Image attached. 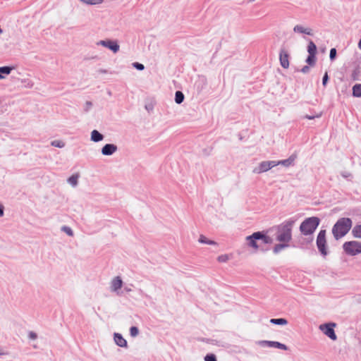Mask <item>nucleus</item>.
Wrapping results in <instances>:
<instances>
[{"instance_id": "f257e3e1", "label": "nucleus", "mask_w": 361, "mask_h": 361, "mask_svg": "<svg viewBox=\"0 0 361 361\" xmlns=\"http://www.w3.org/2000/svg\"><path fill=\"white\" fill-rule=\"evenodd\" d=\"M295 223V219L291 218L278 225L276 227V240L289 243L292 240V230Z\"/></svg>"}, {"instance_id": "f03ea898", "label": "nucleus", "mask_w": 361, "mask_h": 361, "mask_svg": "<svg viewBox=\"0 0 361 361\" xmlns=\"http://www.w3.org/2000/svg\"><path fill=\"white\" fill-rule=\"evenodd\" d=\"M352 227V221L349 218H341L337 221L333 227L332 233L338 240L348 233Z\"/></svg>"}, {"instance_id": "7ed1b4c3", "label": "nucleus", "mask_w": 361, "mask_h": 361, "mask_svg": "<svg viewBox=\"0 0 361 361\" xmlns=\"http://www.w3.org/2000/svg\"><path fill=\"white\" fill-rule=\"evenodd\" d=\"M320 220L318 217L312 216L307 218L301 223L300 231L305 235H311L314 232Z\"/></svg>"}, {"instance_id": "20e7f679", "label": "nucleus", "mask_w": 361, "mask_h": 361, "mask_svg": "<svg viewBox=\"0 0 361 361\" xmlns=\"http://www.w3.org/2000/svg\"><path fill=\"white\" fill-rule=\"evenodd\" d=\"M343 248L347 255L355 256L361 253V243L356 240L345 242Z\"/></svg>"}, {"instance_id": "39448f33", "label": "nucleus", "mask_w": 361, "mask_h": 361, "mask_svg": "<svg viewBox=\"0 0 361 361\" xmlns=\"http://www.w3.org/2000/svg\"><path fill=\"white\" fill-rule=\"evenodd\" d=\"M337 324L334 322L322 324L319 326V329L328 338L332 341L337 340V336L335 333V327Z\"/></svg>"}, {"instance_id": "423d86ee", "label": "nucleus", "mask_w": 361, "mask_h": 361, "mask_svg": "<svg viewBox=\"0 0 361 361\" xmlns=\"http://www.w3.org/2000/svg\"><path fill=\"white\" fill-rule=\"evenodd\" d=\"M275 166V161H263L260 162L257 166L253 169L252 173L256 174H260L268 171L269 170L271 169Z\"/></svg>"}, {"instance_id": "0eeeda50", "label": "nucleus", "mask_w": 361, "mask_h": 361, "mask_svg": "<svg viewBox=\"0 0 361 361\" xmlns=\"http://www.w3.org/2000/svg\"><path fill=\"white\" fill-rule=\"evenodd\" d=\"M326 244V231L324 230H322L319 231L317 238V246L319 251L323 256H326L327 255Z\"/></svg>"}, {"instance_id": "6e6552de", "label": "nucleus", "mask_w": 361, "mask_h": 361, "mask_svg": "<svg viewBox=\"0 0 361 361\" xmlns=\"http://www.w3.org/2000/svg\"><path fill=\"white\" fill-rule=\"evenodd\" d=\"M96 44L97 46H102L104 47H106L111 51H112L114 53H117L119 51L120 46L117 43L116 41H114L111 39H105V40H100L98 41Z\"/></svg>"}, {"instance_id": "1a4fd4ad", "label": "nucleus", "mask_w": 361, "mask_h": 361, "mask_svg": "<svg viewBox=\"0 0 361 361\" xmlns=\"http://www.w3.org/2000/svg\"><path fill=\"white\" fill-rule=\"evenodd\" d=\"M259 238H261L260 231L255 232L252 235L247 236L245 240L247 245L255 250H258L259 245L257 244V240H259Z\"/></svg>"}, {"instance_id": "9d476101", "label": "nucleus", "mask_w": 361, "mask_h": 361, "mask_svg": "<svg viewBox=\"0 0 361 361\" xmlns=\"http://www.w3.org/2000/svg\"><path fill=\"white\" fill-rule=\"evenodd\" d=\"M257 344L262 347L276 348L283 350H288V347L285 344L278 341H259L257 342Z\"/></svg>"}, {"instance_id": "9b49d317", "label": "nucleus", "mask_w": 361, "mask_h": 361, "mask_svg": "<svg viewBox=\"0 0 361 361\" xmlns=\"http://www.w3.org/2000/svg\"><path fill=\"white\" fill-rule=\"evenodd\" d=\"M123 281L120 276H115L110 283V289L111 292L120 295V290L123 286Z\"/></svg>"}, {"instance_id": "f8f14e48", "label": "nucleus", "mask_w": 361, "mask_h": 361, "mask_svg": "<svg viewBox=\"0 0 361 361\" xmlns=\"http://www.w3.org/2000/svg\"><path fill=\"white\" fill-rule=\"evenodd\" d=\"M295 33L301 34V35H313V30L312 28L309 27H305L301 24L295 25L293 29Z\"/></svg>"}, {"instance_id": "ddd939ff", "label": "nucleus", "mask_w": 361, "mask_h": 361, "mask_svg": "<svg viewBox=\"0 0 361 361\" xmlns=\"http://www.w3.org/2000/svg\"><path fill=\"white\" fill-rule=\"evenodd\" d=\"M118 149L114 144H106L101 149V152L104 156H111L114 154Z\"/></svg>"}, {"instance_id": "4468645a", "label": "nucleus", "mask_w": 361, "mask_h": 361, "mask_svg": "<svg viewBox=\"0 0 361 361\" xmlns=\"http://www.w3.org/2000/svg\"><path fill=\"white\" fill-rule=\"evenodd\" d=\"M114 341L115 343L121 348H127L128 343L126 340L123 337V336L119 333L114 334Z\"/></svg>"}, {"instance_id": "2eb2a0df", "label": "nucleus", "mask_w": 361, "mask_h": 361, "mask_svg": "<svg viewBox=\"0 0 361 361\" xmlns=\"http://www.w3.org/2000/svg\"><path fill=\"white\" fill-rule=\"evenodd\" d=\"M288 54L284 50H281L279 54V60L281 65L284 68H288L289 66Z\"/></svg>"}, {"instance_id": "dca6fc26", "label": "nucleus", "mask_w": 361, "mask_h": 361, "mask_svg": "<svg viewBox=\"0 0 361 361\" xmlns=\"http://www.w3.org/2000/svg\"><path fill=\"white\" fill-rule=\"evenodd\" d=\"M296 159L295 155H291L288 159L281 161H275L276 166L278 165H283L286 167H288L294 164V161Z\"/></svg>"}, {"instance_id": "f3484780", "label": "nucleus", "mask_w": 361, "mask_h": 361, "mask_svg": "<svg viewBox=\"0 0 361 361\" xmlns=\"http://www.w3.org/2000/svg\"><path fill=\"white\" fill-rule=\"evenodd\" d=\"M14 67L12 66H1L0 67V80H3L6 78V75H9Z\"/></svg>"}, {"instance_id": "a211bd4d", "label": "nucleus", "mask_w": 361, "mask_h": 361, "mask_svg": "<svg viewBox=\"0 0 361 361\" xmlns=\"http://www.w3.org/2000/svg\"><path fill=\"white\" fill-rule=\"evenodd\" d=\"M104 139V135L97 130H93L91 132V140L94 142H98Z\"/></svg>"}, {"instance_id": "6ab92c4d", "label": "nucleus", "mask_w": 361, "mask_h": 361, "mask_svg": "<svg viewBox=\"0 0 361 361\" xmlns=\"http://www.w3.org/2000/svg\"><path fill=\"white\" fill-rule=\"evenodd\" d=\"M289 247V244L284 243V242H280V243L276 244L274 248H273V252L274 254L279 253L281 250H284L285 248H287Z\"/></svg>"}, {"instance_id": "aec40b11", "label": "nucleus", "mask_w": 361, "mask_h": 361, "mask_svg": "<svg viewBox=\"0 0 361 361\" xmlns=\"http://www.w3.org/2000/svg\"><path fill=\"white\" fill-rule=\"evenodd\" d=\"M79 174L75 173L73 174L71 176H70L67 182L73 188H75L78 184V179H79Z\"/></svg>"}, {"instance_id": "412c9836", "label": "nucleus", "mask_w": 361, "mask_h": 361, "mask_svg": "<svg viewBox=\"0 0 361 361\" xmlns=\"http://www.w3.org/2000/svg\"><path fill=\"white\" fill-rule=\"evenodd\" d=\"M82 4L87 6H97L102 4L104 0H79Z\"/></svg>"}, {"instance_id": "4be33fe9", "label": "nucleus", "mask_w": 361, "mask_h": 361, "mask_svg": "<svg viewBox=\"0 0 361 361\" xmlns=\"http://www.w3.org/2000/svg\"><path fill=\"white\" fill-rule=\"evenodd\" d=\"M198 241H199V243H203V244H207V245H217L216 242L207 239L203 235H200Z\"/></svg>"}, {"instance_id": "5701e85b", "label": "nucleus", "mask_w": 361, "mask_h": 361, "mask_svg": "<svg viewBox=\"0 0 361 361\" xmlns=\"http://www.w3.org/2000/svg\"><path fill=\"white\" fill-rule=\"evenodd\" d=\"M353 95L355 97H361V84H355L353 87Z\"/></svg>"}, {"instance_id": "b1692460", "label": "nucleus", "mask_w": 361, "mask_h": 361, "mask_svg": "<svg viewBox=\"0 0 361 361\" xmlns=\"http://www.w3.org/2000/svg\"><path fill=\"white\" fill-rule=\"evenodd\" d=\"M270 323L276 325H286L288 324V321L283 318L271 319Z\"/></svg>"}, {"instance_id": "393cba45", "label": "nucleus", "mask_w": 361, "mask_h": 361, "mask_svg": "<svg viewBox=\"0 0 361 361\" xmlns=\"http://www.w3.org/2000/svg\"><path fill=\"white\" fill-rule=\"evenodd\" d=\"M184 94L180 91H176L175 94V102L176 104H181L184 100Z\"/></svg>"}, {"instance_id": "a878e982", "label": "nucleus", "mask_w": 361, "mask_h": 361, "mask_svg": "<svg viewBox=\"0 0 361 361\" xmlns=\"http://www.w3.org/2000/svg\"><path fill=\"white\" fill-rule=\"evenodd\" d=\"M352 233L354 237L361 238V224L355 226L352 230Z\"/></svg>"}, {"instance_id": "bb28decb", "label": "nucleus", "mask_w": 361, "mask_h": 361, "mask_svg": "<svg viewBox=\"0 0 361 361\" xmlns=\"http://www.w3.org/2000/svg\"><path fill=\"white\" fill-rule=\"evenodd\" d=\"M307 51L309 54H316L317 53V46L312 41H310L307 45Z\"/></svg>"}, {"instance_id": "cd10ccee", "label": "nucleus", "mask_w": 361, "mask_h": 361, "mask_svg": "<svg viewBox=\"0 0 361 361\" xmlns=\"http://www.w3.org/2000/svg\"><path fill=\"white\" fill-rule=\"evenodd\" d=\"M21 83L26 88H32L33 87V85H34V82L31 80H30L28 78L22 79L21 80Z\"/></svg>"}, {"instance_id": "c85d7f7f", "label": "nucleus", "mask_w": 361, "mask_h": 361, "mask_svg": "<svg viewBox=\"0 0 361 361\" xmlns=\"http://www.w3.org/2000/svg\"><path fill=\"white\" fill-rule=\"evenodd\" d=\"M306 62L310 66H314L316 62V54H309L306 59Z\"/></svg>"}, {"instance_id": "c756f323", "label": "nucleus", "mask_w": 361, "mask_h": 361, "mask_svg": "<svg viewBox=\"0 0 361 361\" xmlns=\"http://www.w3.org/2000/svg\"><path fill=\"white\" fill-rule=\"evenodd\" d=\"M61 231L64 232L65 233H66L68 236H73V231L72 230V228L68 226H63L61 228Z\"/></svg>"}, {"instance_id": "7c9ffc66", "label": "nucleus", "mask_w": 361, "mask_h": 361, "mask_svg": "<svg viewBox=\"0 0 361 361\" xmlns=\"http://www.w3.org/2000/svg\"><path fill=\"white\" fill-rule=\"evenodd\" d=\"M51 145L59 148H63L65 146V143L61 140H55L51 142Z\"/></svg>"}, {"instance_id": "2f4dec72", "label": "nucleus", "mask_w": 361, "mask_h": 361, "mask_svg": "<svg viewBox=\"0 0 361 361\" xmlns=\"http://www.w3.org/2000/svg\"><path fill=\"white\" fill-rule=\"evenodd\" d=\"M259 240H262V242L264 244H270L272 243V238L269 236L264 235L262 232H261V238H259Z\"/></svg>"}, {"instance_id": "473e14b6", "label": "nucleus", "mask_w": 361, "mask_h": 361, "mask_svg": "<svg viewBox=\"0 0 361 361\" xmlns=\"http://www.w3.org/2000/svg\"><path fill=\"white\" fill-rule=\"evenodd\" d=\"M129 331L130 336L133 338L137 336L140 332L138 328L136 326H131Z\"/></svg>"}, {"instance_id": "72a5a7b5", "label": "nucleus", "mask_w": 361, "mask_h": 361, "mask_svg": "<svg viewBox=\"0 0 361 361\" xmlns=\"http://www.w3.org/2000/svg\"><path fill=\"white\" fill-rule=\"evenodd\" d=\"M230 259L228 255H219L217 258V260L219 262H226Z\"/></svg>"}, {"instance_id": "f704fd0d", "label": "nucleus", "mask_w": 361, "mask_h": 361, "mask_svg": "<svg viewBox=\"0 0 361 361\" xmlns=\"http://www.w3.org/2000/svg\"><path fill=\"white\" fill-rule=\"evenodd\" d=\"M204 361H217V360H216V357L215 355H214V354H207L204 357Z\"/></svg>"}, {"instance_id": "c9c22d12", "label": "nucleus", "mask_w": 361, "mask_h": 361, "mask_svg": "<svg viewBox=\"0 0 361 361\" xmlns=\"http://www.w3.org/2000/svg\"><path fill=\"white\" fill-rule=\"evenodd\" d=\"M336 57V49L335 48H332L330 50L329 58L331 61H334Z\"/></svg>"}, {"instance_id": "e433bc0d", "label": "nucleus", "mask_w": 361, "mask_h": 361, "mask_svg": "<svg viewBox=\"0 0 361 361\" xmlns=\"http://www.w3.org/2000/svg\"><path fill=\"white\" fill-rule=\"evenodd\" d=\"M133 66L138 71H142L145 69L144 65L138 62L133 63Z\"/></svg>"}, {"instance_id": "4c0bfd02", "label": "nucleus", "mask_w": 361, "mask_h": 361, "mask_svg": "<svg viewBox=\"0 0 361 361\" xmlns=\"http://www.w3.org/2000/svg\"><path fill=\"white\" fill-rule=\"evenodd\" d=\"M92 106V103L90 101H87L84 105V110L85 111L87 112L89 111Z\"/></svg>"}, {"instance_id": "58836bf2", "label": "nucleus", "mask_w": 361, "mask_h": 361, "mask_svg": "<svg viewBox=\"0 0 361 361\" xmlns=\"http://www.w3.org/2000/svg\"><path fill=\"white\" fill-rule=\"evenodd\" d=\"M28 338L31 340H35L37 338V335L34 331H30L28 334Z\"/></svg>"}, {"instance_id": "ea45409f", "label": "nucleus", "mask_w": 361, "mask_h": 361, "mask_svg": "<svg viewBox=\"0 0 361 361\" xmlns=\"http://www.w3.org/2000/svg\"><path fill=\"white\" fill-rule=\"evenodd\" d=\"M328 80H329L328 74H327V73H325V74L323 77V79H322V84L324 86H325L326 85Z\"/></svg>"}, {"instance_id": "a19ab883", "label": "nucleus", "mask_w": 361, "mask_h": 361, "mask_svg": "<svg viewBox=\"0 0 361 361\" xmlns=\"http://www.w3.org/2000/svg\"><path fill=\"white\" fill-rule=\"evenodd\" d=\"M320 116H321V114L315 115V116L306 115L305 116V118H307V119H309V120H312V119H314L315 118H319Z\"/></svg>"}, {"instance_id": "79ce46f5", "label": "nucleus", "mask_w": 361, "mask_h": 361, "mask_svg": "<svg viewBox=\"0 0 361 361\" xmlns=\"http://www.w3.org/2000/svg\"><path fill=\"white\" fill-rule=\"evenodd\" d=\"M7 355H8V352L6 351L4 348L0 346V356Z\"/></svg>"}, {"instance_id": "37998d69", "label": "nucleus", "mask_w": 361, "mask_h": 361, "mask_svg": "<svg viewBox=\"0 0 361 361\" xmlns=\"http://www.w3.org/2000/svg\"><path fill=\"white\" fill-rule=\"evenodd\" d=\"M310 71V67L308 66H305L302 67V68L300 70V71L303 73H307Z\"/></svg>"}, {"instance_id": "c03bdc74", "label": "nucleus", "mask_w": 361, "mask_h": 361, "mask_svg": "<svg viewBox=\"0 0 361 361\" xmlns=\"http://www.w3.org/2000/svg\"><path fill=\"white\" fill-rule=\"evenodd\" d=\"M4 206L0 203V216H2L4 215Z\"/></svg>"}, {"instance_id": "a18cd8bd", "label": "nucleus", "mask_w": 361, "mask_h": 361, "mask_svg": "<svg viewBox=\"0 0 361 361\" xmlns=\"http://www.w3.org/2000/svg\"><path fill=\"white\" fill-rule=\"evenodd\" d=\"M342 176H343L344 178H348V176H350V173H342Z\"/></svg>"}, {"instance_id": "49530a36", "label": "nucleus", "mask_w": 361, "mask_h": 361, "mask_svg": "<svg viewBox=\"0 0 361 361\" xmlns=\"http://www.w3.org/2000/svg\"><path fill=\"white\" fill-rule=\"evenodd\" d=\"M125 290H126V292H130L132 290H131V288H130L126 287V288H125Z\"/></svg>"}, {"instance_id": "de8ad7c7", "label": "nucleus", "mask_w": 361, "mask_h": 361, "mask_svg": "<svg viewBox=\"0 0 361 361\" xmlns=\"http://www.w3.org/2000/svg\"><path fill=\"white\" fill-rule=\"evenodd\" d=\"M358 48L361 50V39H360L358 42Z\"/></svg>"}, {"instance_id": "09e8293b", "label": "nucleus", "mask_w": 361, "mask_h": 361, "mask_svg": "<svg viewBox=\"0 0 361 361\" xmlns=\"http://www.w3.org/2000/svg\"><path fill=\"white\" fill-rule=\"evenodd\" d=\"M1 32H2V30L0 28V33H1Z\"/></svg>"}]
</instances>
